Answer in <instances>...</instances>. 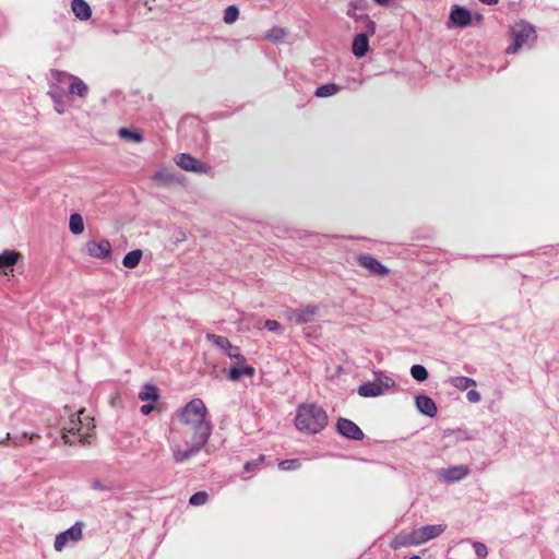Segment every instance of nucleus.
Wrapping results in <instances>:
<instances>
[{
    "mask_svg": "<svg viewBox=\"0 0 559 559\" xmlns=\"http://www.w3.org/2000/svg\"><path fill=\"white\" fill-rule=\"evenodd\" d=\"M178 419L183 426L182 433L189 436L186 448L171 437V454L175 463L180 464L199 453L207 443L213 426L207 418V408L201 399H193L178 412Z\"/></svg>",
    "mask_w": 559,
    "mask_h": 559,
    "instance_id": "obj_1",
    "label": "nucleus"
},
{
    "mask_svg": "<svg viewBox=\"0 0 559 559\" xmlns=\"http://www.w3.org/2000/svg\"><path fill=\"white\" fill-rule=\"evenodd\" d=\"M329 421L326 412L314 403L300 404L296 409L295 426L305 433L317 435Z\"/></svg>",
    "mask_w": 559,
    "mask_h": 559,
    "instance_id": "obj_2",
    "label": "nucleus"
},
{
    "mask_svg": "<svg viewBox=\"0 0 559 559\" xmlns=\"http://www.w3.org/2000/svg\"><path fill=\"white\" fill-rule=\"evenodd\" d=\"M95 428L93 418L85 415V409L81 408L76 414L71 415L69 421L63 427L62 439L66 443L72 444L71 437L78 436L81 443H88V438Z\"/></svg>",
    "mask_w": 559,
    "mask_h": 559,
    "instance_id": "obj_3",
    "label": "nucleus"
},
{
    "mask_svg": "<svg viewBox=\"0 0 559 559\" xmlns=\"http://www.w3.org/2000/svg\"><path fill=\"white\" fill-rule=\"evenodd\" d=\"M395 385V381L379 372L373 381L366 382L358 388V394L364 397H376L385 394Z\"/></svg>",
    "mask_w": 559,
    "mask_h": 559,
    "instance_id": "obj_4",
    "label": "nucleus"
},
{
    "mask_svg": "<svg viewBox=\"0 0 559 559\" xmlns=\"http://www.w3.org/2000/svg\"><path fill=\"white\" fill-rule=\"evenodd\" d=\"M536 40V32L530 24H521L514 31V43L507 49L508 53H516L524 47H531Z\"/></svg>",
    "mask_w": 559,
    "mask_h": 559,
    "instance_id": "obj_5",
    "label": "nucleus"
},
{
    "mask_svg": "<svg viewBox=\"0 0 559 559\" xmlns=\"http://www.w3.org/2000/svg\"><path fill=\"white\" fill-rule=\"evenodd\" d=\"M83 522H76L70 528L59 533L53 543V547L57 551H61L70 543H78L83 537Z\"/></svg>",
    "mask_w": 559,
    "mask_h": 559,
    "instance_id": "obj_6",
    "label": "nucleus"
},
{
    "mask_svg": "<svg viewBox=\"0 0 559 559\" xmlns=\"http://www.w3.org/2000/svg\"><path fill=\"white\" fill-rule=\"evenodd\" d=\"M318 311L319 307L317 305L310 304L298 309H290L286 312V314L290 322L300 325L312 322Z\"/></svg>",
    "mask_w": 559,
    "mask_h": 559,
    "instance_id": "obj_7",
    "label": "nucleus"
},
{
    "mask_svg": "<svg viewBox=\"0 0 559 559\" xmlns=\"http://www.w3.org/2000/svg\"><path fill=\"white\" fill-rule=\"evenodd\" d=\"M175 162L181 169L195 174H207L211 169L210 166L186 153L177 155Z\"/></svg>",
    "mask_w": 559,
    "mask_h": 559,
    "instance_id": "obj_8",
    "label": "nucleus"
},
{
    "mask_svg": "<svg viewBox=\"0 0 559 559\" xmlns=\"http://www.w3.org/2000/svg\"><path fill=\"white\" fill-rule=\"evenodd\" d=\"M444 524L425 525L412 531L416 545H421L437 538L445 531Z\"/></svg>",
    "mask_w": 559,
    "mask_h": 559,
    "instance_id": "obj_9",
    "label": "nucleus"
},
{
    "mask_svg": "<svg viewBox=\"0 0 559 559\" xmlns=\"http://www.w3.org/2000/svg\"><path fill=\"white\" fill-rule=\"evenodd\" d=\"M357 262L361 267L368 270L371 274L374 275L385 276L390 272V270L378 259L368 253L359 254L357 257Z\"/></svg>",
    "mask_w": 559,
    "mask_h": 559,
    "instance_id": "obj_10",
    "label": "nucleus"
},
{
    "mask_svg": "<svg viewBox=\"0 0 559 559\" xmlns=\"http://www.w3.org/2000/svg\"><path fill=\"white\" fill-rule=\"evenodd\" d=\"M336 429L340 435L347 439L359 441L365 437L362 430L354 421L347 418H338Z\"/></svg>",
    "mask_w": 559,
    "mask_h": 559,
    "instance_id": "obj_11",
    "label": "nucleus"
},
{
    "mask_svg": "<svg viewBox=\"0 0 559 559\" xmlns=\"http://www.w3.org/2000/svg\"><path fill=\"white\" fill-rule=\"evenodd\" d=\"M469 474V468L466 465H455L448 468H442L438 472V476L445 483H455L465 478Z\"/></svg>",
    "mask_w": 559,
    "mask_h": 559,
    "instance_id": "obj_12",
    "label": "nucleus"
},
{
    "mask_svg": "<svg viewBox=\"0 0 559 559\" xmlns=\"http://www.w3.org/2000/svg\"><path fill=\"white\" fill-rule=\"evenodd\" d=\"M86 250L93 258L107 259L111 253V243L107 239H103L100 241H87Z\"/></svg>",
    "mask_w": 559,
    "mask_h": 559,
    "instance_id": "obj_13",
    "label": "nucleus"
},
{
    "mask_svg": "<svg viewBox=\"0 0 559 559\" xmlns=\"http://www.w3.org/2000/svg\"><path fill=\"white\" fill-rule=\"evenodd\" d=\"M471 12L462 7L454 5L450 13V22L456 27H466L471 24Z\"/></svg>",
    "mask_w": 559,
    "mask_h": 559,
    "instance_id": "obj_14",
    "label": "nucleus"
},
{
    "mask_svg": "<svg viewBox=\"0 0 559 559\" xmlns=\"http://www.w3.org/2000/svg\"><path fill=\"white\" fill-rule=\"evenodd\" d=\"M21 258V253L14 250H4L0 253V272L7 275L13 271V266Z\"/></svg>",
    "mask_w": 559,
    "mask_h": 559,
    "instance_id": "obj_15",
    "label": "nucleus"
},
{
    "mask_svg": "<svg viewBox=\"0 0 559 559\" xmlns=\"http://www.w3.org/2000/svg\"><path fill=\"white\" fill-rule=\"evenodd\" d=\"M415 404L419 413L431 418L437 415V405L431 397L421 394L417 395L415 399Z\"/></svg>",
    "mask_w": 559,
    "mask_h": 559,
    "instance_id": "obj_16",
    "label": "nucleus"
},
{
    "mask_svg": "<svg viewBox=\"0 0 559 559\" xmlns=\"http://www.w3.org/2000/svg\"><path fill=\"white\" fill-rule=\"evenodd\" d=\"M255 374V369L249 365L231 366L228 372L229 380L236 382L242 377L252 378Z\"/></svg>",
    "mask_w": 559,
    "mask_h": 559,
    "instance_id": "obj_17",
    "label": "nucleus"
},
{
    "mask_svg": "<svg viewBox=\"0 0 559 559\" xmlns=\"http://www.w3.org/2000/svg\"><path fill=\"white\" fill-rule=\"evenodd\" d=\"M352 49H353V53L357 58H361L367 53V51L369 49V39H368L366 33H359L355 36V38L353 40Z\"/></svg>",
    "mask_w": 559,
    "mask_h": 559,
    "instance_id": "obj_18",
    "label": "nucleus"
},
{
    "mask_svg": "<svg viewBox=\"0 0 559 559\" xmlns=\"http://www.w3.org/2000/svg\"><path fill=\"white\" fill-rule=\"evenodd\" d=\"M71 9L74 15L81 21H86L92 15L91 7L85 0H72Z\"/></svg>",
    "mask_w": 559,
    "mask_h": 559,
    "instance_id": "obj_19",
    "label": "nucleus"
},
{
    "mask_svg": "<svg viewBox=\"0 0 559 559\" xmlns=\"http://www.w3.org/2000/svg\"><path fill=\"white\" fill-rule=\"evenodd\" d=\"M88 93L87 85L78 76L72 75L69 83V94L85 97Z\"/></svg>",
    "mask_w": 559,
    "mask_h": 559,
    "instance_id": "obj_20",
    "label": "nucleus"
},
{
    "mask_svg": "<svg viewBox=\"0 0 559 559\" xmlns=\"http://www.w3.org/2000/svg\"><path fill=\"white\" fill-rule=\"evenodd\" d=\"M406 546H417L412 532L399 534L390 543V547L392 549H399Z\"/></svg>",
    "mask_w": 559,
    "mask_h": 559,
    "instance_id": "obj_21",
    "label": "nucleus"
},
{
    "mask_svg": "<svg viewBox=\"0 0 559 559\" xmlns=\"http://www.w3.org/2000/svg\"><path fill=\"white\" fill-rule=\"evenodd\" d=\"M50 75H51L50 88L58 90V91H59V85H62V84L69 85L70 80L72 78V74L64 72V71H59V70H51Z\"/></svg>",
    "mask_w": 559,
    "mask_h": 559,
    "instance_id": "obj_22",
    "label": "nucleus"
},
{
    "mask_svg": "<svg viewBox=\"0 0 559 559\" xmlns=\"http://www.w3.org/2000/svg\"><path fill=\"white\" fill-rule=\"evenodd\" d=\"M449 383L460 391H466L469 388L476 386V381L472 378L457 376L449 379Z\"/></svg>",
    "mask_w": 559,
    "mask_h": 559,
    "instance_id": "obj_23",
    "label": "nucleus"
},
{
    "mask_svg": "<svg viewBox=\"0 0 559 559\" xmlns=\"http://www.w3.org/2000/svg\"><path fill=\"white\" fill-rule=\"evenodd\" d=\"M159 397L158 389L150 383L143 385L142 390L139 392V399L141 401H152L155 402Z\"/></svg>",
    "mask_w": 559,
    "mask_h": 559,
    "instance_id": "obj_24",
    "label": "nucleus"
},
{
    "mask_svg": "<svg viewBox=\"0 0 559 559\" xmlns=\"http://www.w3.org/2000/svg\"><path fill=\"white\" fill-rule=\"evenodd\" d=\"M142 259V251L140 249L132 250L128 252L123 260L122 264L127 269H134L139 265L140 261Z\"/></svg>",
    "mask_w": 559,
    "mask_h": 559,
    "instance_id": "obj_25",
    "label": "nucleus"
},
{
    "mask_svg": "<svg viewBox=\"0 0 559 559\" xmlns=\"http://www.w3.org/2000/svg\"><path fill=\"white\" fill-rule=\"evenodd\" d=\"M55 104V110L58 114H63L67 110V106L62 99L61 91L50 88L47 93Z\"/></svg>",
    "mask_w": 559,
    "mask_h": 559,
    "instance_id": "obj_26",
    "label": "nucleus"
},
{
    "mask_svg": "<svg viewBox=\"0 0 559 559\" xmlns=\"http://www.w3.org/2000/svg\"><path fill=\"white\" fill-rule=\"evenodd\" d=\"M118 135L126 141H130V142H134V143H141L144 140L141 132L134 131V130H131L128 128L119 129Z\"/></svg>",
    "mask_w": 559,
    "mask_h": 559,
    "instance_id": "obj_27",
    "label": "nucleus"
},
{
    "mask_svg": "<svg viewBox=\"0 0 559 559\" xmlns=\"http://www.w3.org/2000/svg\"><path fill=\"white\" fill-rule=\"evenodd\" d=\"M69 228L72 234L81 235L84 231V222L79 213H73L70 216Z\"/></svg>",
    "mask_w": 559,
    "mask_h": 559,
    "instance_id": "obj_28",
    "label": "nucleus"
},
{
    "mask_svg": "<svg viewBox=\"0 0 559 559\" xmlns=\"http://www.w3.org/2000/svg\"><path fill=\"white\" fill-rule=\"evenodd\" d=\"M340 87L334 83H329L317 87L314 95L318 97H329L335 95Z\"/></svg>",
    "mask_w": 559,
    "mask_h": 559,
    "instance_id": "obj_29",
    "label": "nucleus"
},
{
    "mask_svg": "<svg viewBox=\"0 0 559 559\" xmlns=\"http://www.w3.org/2000/svg\"><path fill=\"white\" fill-rule=\"evenodd\" d=\"M206 340L215 345L217 348L224 350L226 347H229V340L225 336L207 333L205 335Z\"/></svg>",
    "mask_w": 559,
    "mask_h": 559,
    "instance_id": "obj_30",
    "label": "nucleus"
},
{
    "mask_svg": "<svg viewBox=\"0 0 559 559\" xmlns=\"http://www.w3.org/2000/svg\"><path fill=\"white\" fill-rule=\"evenodd\" d=\"M411 374L418 382H424L428 379V371L423 365H413Z\"/></svg>",
    "mask_w": 559,
    "mask_h": 559,
    "instance_id": "obj_31",
    "label": "nucleus"
},
{
    "mask_svg": "<svg viewBox=\"0 0 559 559\" xmlns=\"http://www.w3.org/2000/svg\"><path fill=\"white\" fill-rule=\"evenodd\" d=\"M238 16H239L238 8L235 5H229L225 9L223 19L226 24H231L237 21Z\"/></svg>",
    "mask_w": 559,
    "mask_h": 559,
    "instance_id": "obj_32",
    "label": "nucleus"
},
{
    "mask_svg": "<svg viewBox=\"0 0 559 559\" xmlns=\"http://www.w3.org/2000/svg\"><path fill=\"white\" fill-rule=\"evenodd\" d=\"M175 179V176L168 170H159L153 175V180L160 183H170Z\"/></svg>",
    "mask_w": 559,
    "mask_h": 559,
    "instance_id": "obj_33",
    "label": "nucleus"
},
{
    "mask_svg": "<svg viewBox=\"0 0 559 559\" xmlns=\"http://www.w3.org/2000/svg\"><path fill=\"white\" fill-rule=\"evenodd\" d=\"M207 499L209 495L206 491H198L190 497L189 503L192 506H202L207 501Z\"/></svg>",
    "mask_w": 559,
    "mask_h": 559,
    "instance_id": "obj_34",
    "label": "nucleus"
},
{
    "mask_svg": "<svg viewBox=\"0 0 559 559\" xmlns=\"http://www.w3.org/2000/svg\"><path fill=\"white\" fill-rule=\"evenodd\" d=\"M285 36H286V32L283 28L273 27L272 29H270L266 33L265 38L273 40V41H278V40L283 39Z\"/></svg>",
    "mask_w": 559,
    "mask_h": 559,
    "instance_id": "obj_35",
    "label": "nucleus"
},
{
    "mask_svg": "<svg viewBox=\"0 0 559 559\" xmlns=\"http://www.w3.org/2000/svg\"><path fill=\"white\" fill-rule=\"evenodd\" d=\"M278 467L282 471H295L300 467V462L298 460H284L278 463Z\"/></svg>",
    "mask_w": 559,
    "mask_h": 559,
    "instance_id": "obj_36",
    "label": "nucleus"
},
{
    "mask_svg": "<svg viewBox=\"0 0 559 559\" xmlns=\"http://www.w3.org/2000/svg\"><path fill=\"white\" fill-rule=\"evenodd\" d=\"M91 487L94 490H100V491H111L115 489V486L111 483H104L100 479H94L91 484Z\"/></svg>",
    "mask_w": 559,
    "mask_h": 559,
    "instance_id": "obj_37",
    "label": "nucleus"
},
{
    "mask_svg": "<svg viewBox=\"0 0 559 559\" xmlns=\"http://www.w3.org/2000/svg\"><path fill=\"white\" fill-rule=\"evenodd\" d=\"M365 17L366 19H364L361 21V23L365 24L362 27V29H364L362 33H366L367 37H369L376 33V23L369 17V15H366Z\"/></svg>",
    "mask_w": 559,
    "mask_h": 559,
    "instance_id": "obj_38",
    "label": "nucleus"
},
{
    "mask_svg": "<svg viewBox=\"0 0 559 559\" xmlns=\"http://www.w3.org/2000/svg\"><path fill=\"white\" fill-rule=\"evenodd\" d=\"M475 554L479 559H485L488 555L487 546L480 542H473Z\"/></svg>",
    "mask_w": 559,
    "mask_h": 559,
    "instance_id": "obj_39",
    "label": "nucleus"
},
{
    "mask_svg": "<svg viewBox=\"0 0 559 559\" xmlns=\"http://www.w3.org/2000/svg\"><path fill=\"white\" fill-rule=\"evenodd\" d=\"M358 8V5L354 2L350 3V7L349 9L347 10L346 14L352 17L354 21L356 22H361L364 19H366L365 16L367 14H357L356 13V9Z\"/></svg>",
    "mask_w": 559,
    "mask_h": 559,
    "instance_id": "obj_40",
    "label": "nucleus"
},
{
    "mask_svg": "<svg viewBox=\"0 0 559 559\" xmlns=\"http://www.w3.org/2000/svg\"><path fill=\"white\" fill-rule=\"evenodd\" d=\"M230 359H239L236 354H239V347L234 346L231 343H229V347H226V349L223 350Z\"/></svg>",
    "mask_w": 559,
    "mask_h": 559,
    "instance_id": "obj_41",
    "label": "nucleus"
},
{
    "mask_svg": "<svg viewBox=\"0 0 559 559\" xmlns=\"http://www.w3.org/2000/svg\"><path fill=\"white\" fill-rule=\"evenodd\" d=\"M264 328L271 332H277L281 330V324L276 320H266Z\"/></svg>",
    "mask_w": 559,
    "mask_h": 559,
    "instance_id": "obj_42",
    "label": "nucleus"
},
{
    "mask_svg": "<svg viewBox=\"0 0 559 559\" xmlns=\"http://www.w3.org/2000/svg\"><path fill=\"white\" fill-rule=\"evenodd\" d=\"M466 399L469 403H478L481 399L480 393L476 390H469L466 394Z\"/></svg>",
    "mask_w": 559,
    "mask_h": 559,
    "instance_id": "obj_43",
    "label": "nucleus"
},
{
    "mask_svg": "<svg viewBox=\"0 0 559 559\" xmlns=\"http://www.w3.org/2000/svg\"><path fill=\"white\" fill-rule=\"evenodd\" d=\"M263 460H264V456L260 455L257 462H247L245 464V469L247 472H251L257 466L258 462H262Z\"/></svg>",
    "mask_w": 559,
    "mask_h": 559,
    "instance_id": "obj_44",
    "label": "nucleus"
},
{
    "mask_svg": "<svg viewBox=\"0 0 559 559\" xmlns=\"http://www.w3.org/2000/svg\"><path fill=\"white\" fill-rule=\"evenodd\" d=\"M155 408L154 404H145V405H142L141 408H140V412L142 415H148L151 412H153Z\"/></svg>",
    "mask_w": 559,
    "mask_h": 559,
    "instance_id": "obj_45",
    "label": "nucleus"
},
{
    "mask_svg": "<svg viewBox=\"0 0 559 559\" xmlns=\"http://www.w3.org/2000/svg\"><path fill=\"white\" fill-rule=\"evenodd\" d=\"M237 357H239V359H231L233 360V366H241V365H246V358L242 354H236Z\"/></svg>",
    "mask_w": 559,
    "mask_h": 559,
    "instance_id": "obj_46",
    "label": "nucleus"
},
{
    "mask_svg": "<svg viewBox=\"0 0 559 559\" xmlns=\"http://www.w3.org/2000/svg\"><path fill=\"white\" fill-rule=\"evenodd\" d=\"M376 4L381 7H386L390 4L392 0H372Z\"/></svg>",
    "mask_w": 559,
    "mask_h": 559,
    "instance_id": "obj_47",
    "label": "nucleus"
},
{
    "mask_svg": "<svg viewBox=\"0 0 559 559\" xmlns=\"http://www.w3.org/2000/svg\"><path fill=\"white\" fill-rule=\"evenodd\" d=\"M479 1L485 4H488V5H493V4H497L499 0H479Z\"/></svg>",
    "mask_w": 559,
    "mask_h": 559,
    "instance_id": "obj_48",
    "label": "nucleus"
}]
</instances>
